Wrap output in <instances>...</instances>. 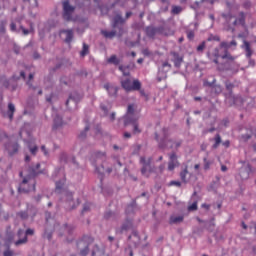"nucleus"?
<instances>
[{
    "instance_id": "1",
    "label": "nucleus",
    "mask_w": 256,
    "mask_h": 256,
    "mask_svg": "<svg viewBox=\"0 0 256 256\" xmlns=\"http://www.w3.org/2000/svg\"><path fill=\"white\" fill-rule=\"evenodd\" d=\"M208 57L216 65H219V57L226 59V63H224L222 66H218L219 69H222V71H232V73H237L239 71V64L235 62V57L231 56L229 53H219V49L216 48L213 52H208Z\"/></svg>"
},
{
    "instance_id": "2",
    "label": "nucleus",
    "mask_w": 256,
    "mask_h": 256,
    "mask_svg": "<svg viewBox=\"0 0 256 256\" xmlns=\"http://www.w3.org/2000/svg\"><path fill=\"white\" fill-rule=\"evenodd\" d=\"M40 167L41 164L38 163L29 168V175L23 179L18 188L19 193H29V191H35V176L39 175V173H45L39 169Z\"/></svg>"
},
{
    "instance_id": "3",
    "label": "nucleus",
    "mask_w": 256,
    "mask_h": 256,
    "mask_svg": "<svg viewBox=\"0 0 256 256\" xmlns=\"http://www.w3.org/2000/svg\"><path fill=\"white\" fill-rule=\"evenodd\" d=\"M156 141H158L160 149H165V147H168L169 149H179L183 143L181 140L169 139V130L166 128L162 130V136L156 134Z\"/></svg>"
},
{
    "instance_id": "4",
    "label": "nucleus",
    "mask_w": 256,
    "mask_h": 256,
    "mask_svg": "<svg viewBox=\"0 0 256 256\" xmlns=\"http://www.w3.org/2000/svg\"><path fill=\"white\" fill-rule=\"evenodd\" d=\"M63 185H65V178L60 181H56L55 193H62V201H65L66 209H75V207L79 205V201H77V203L75 204V201L73 200V193L63 190Z\"/></svg>"
},
{
    "instance_id": "5",
    "label": "nucleus",
    "mask_w": 256,
    "mask_h": 256,
    "mask_svg": "<svg viewBox=\"0 0 256 256\" xmlns=\"http://www.w3.org/2000/svg\"><path fill=\"white\" fill-rule=\"evenodd\" d=\"M124 125L127 127V125L133 126V133L134 135H137L141 133V129H139V117L135 115V109L133 108V105L128 106L127 114L123 118Z\"/></svg>"
},
{
    "instance_id": "6",
    "label": "nucleus",
    "mask_w": 256,
    "mask_h": 256,
    "mask_svg": "<svg viewBox=\"0 0 256 256\" xmlns=\"http://www.w3.org/2000/svg\"><path fill=\"white\" fill-rule=\"evenodd\" d=\"M94 239L91 236H84L77 242V248L80 251L81 256H86L89 253V246L93 243Z\"/></svg>"
},
{
    "instance_id": "7",
    "label": "nucleus",
    "mask_w": 256,
    "mask_h": 256,
    "mask_svg": "<svg viewBox=\"0 0 256 256\" xmlns=\"http://www.w3.org/2000/svg\"><path fill=\"white\" fill-rule=\"evenodd\" d=\"M63 12L62 17L64 21H73V13H75V6L69 3V0L62 2Z\"/></svg>"
},
{
    "instance_id": "8",
    "label": "nucleus",
    "mask_w": 256,
    "mask_h": 256,
    "mask_svg": "<svg viewBox=\"0 0 256 256\" xmlns=\"http://www.w3.org/2000/svg\"><path fill=\"white\" fill-rule=\"evenodd\" d=\"M121 85L125 91H139L141 89V82L139 80L132 82L131 79L126 78L121 81Z\"/></svg>"
},
{
    "instance_id": "9",
    "label": "nucleus",
    "mask_w": 256,
    "mask_h": 256,
    "mask_svg": "<svg viewBox=\"0 0 256 256\" xmlns=\"http://www.w3.org/2000/svg\"><path fill=\"white\" fill-rule=\"evenodd\" d=\"M140 163L142 165L141 173L144 177H149L153 173L154 169L151 166V158L146 159L145 157H140Z\"/></svg>"
},
{
    "instance_id": "10",
    "label": "nucleus",
    "mask_w": 256,
    "mask_h": 256,
    "mask_svg": "<svg viewBox=\"0 0 256 256\" xmlns=\"http://www.w3.org/2000/svg\"><path fill=\"white\" fill-rule=\"evenodd\" d=\"M33 233V229H27L26 232L20 229L17 234L19 239L15 242L16 247L24 245L27 242V235H33Z\"/></svg>"
},
{
    "instance_id": "11",
    "label": "nucleus",
    "mask_w": 256,
    "mask_h": 256,
    "mask_svg": "<svg viewBox=\"0 0 256 256\" xmlns=\"http://www.w3.org/2000/svg\"><path fill=\"white\" fill-rule=\"evenodd\" d=\"M235 47H237V41L232 40L231 42H221L220 47L216 49H218L219 53L222 55H226V53H229V49H235Z\"/></svg>"
},
{
    "instance_id": "12",
    "label": "nucleus",
    "mask_w": 256,
    "mask_h": 256,
    "mask_svg": "<svg viewBox=\"0 0 256 256\" xmlns=\"http://www.w3.org/2000/svg\"><path fill=\"white\" fill-rule=\"evenodd\" d=\"M123 23H125V20L121 14H116L113 18L112 27L113 29H119V35H123Z\"/></svg>"
},
{
    "instance_id": "13",
    "label": "nucleus",
    "mask_w": 256,
    "mask_h": 256,
    "mask_svg": "<svg viewBox=\"0 0 256 256\" xmlns=\"http://www.w3.org/2000/svg\"><path fill=\"white\" fill-rule=\"evenodd\" d=\"M22 22H23V17L16 19V23H18L19 28L21 29L23 35H29V33H34L35 32V28H33V24L31 22L26 21L29 28H25V26H23Z\"/></svg>"
},
{
    "instance_id": "14",
    "label": "nucleus",
    "mask_w": 256,
    "mask_h": 256,
    "mask_svg": "<svg viewBox=\"0 0 256 256\" xmlns=\"http://www.w3.org/2000/svg\"><path fill=\"white\" fill-rule=\"evenodd\" d=\"M146 33L148 37H155V35H167L165 33V26H160V27H148L146 29Z\"/></svg>"
},
{
    "instance_id": "15",
    "label": "nucleus",
    "mask_w": 256,
    "mask_h": 256,
    "mask_svg": "<svg viewBox=\"0 0 256 256\" xmlns=\"http://www.w3.org/2000/svg\"><path fill=\"white\" fill-rule=\"evenodd\" d=\"M63 125H65V123L63 122V118H61V116L59 115H56L54 117V122L52 126L53 131H61L63 129Z\"/></svg>"
},
{
    "instance_id": "16",
    "label": "nucleus",
    "mask_w": 256,
    "mask_h": 256,
    "mask_svg": "<svg viewBox=\"0 0 256 256\" xmlns=\"http://www.w3.org/2000/svg\"><path fill=\"white\" fill-rule=\"evenodd\" d=\"M6 150L8 151L9 155H15L17 151H19V144L17 142H10L5 145Z\"/></svg>"
},
{
    "instance_id": "17",
    "label": "nucleus",
    "mask_w": 256,
    "mask_h": 256,
    "mask_svg": "<svg viewBox=\"0 0 256 256\" xmlns=\"http://www.w3.org/2000/svg\"><path fill=\"white\" fill-rule=\"evenodd\" d=\"M234 27L237 25H241V27H245V14L244 12H239L235 20L233 21Z\"/></svg>"
},
{
    "instance_id": "18",
    "label": "nucleus",
    "mask_w": 256,
    "mask_h": 256,
    "mask_svg": "<svg viewBox=\"0 0 256 256\" xmlns=\"http://www.w3.org/2000/svg\"><path fill=\"white\" fill-rule=\"evenodd\" d=\"M169 163H168V170L173 171L177 165H179V162L177 161V154L172 153L169 157Z\"/></svg>"
},
{
    "instance_id": "19",
    "label": "nucleus",
    "mask_w": 256,
    "mask_h": 256,
    "mask_svg": "<svg viewBox=\"0 0 256 256\" xmlns=\"http://www.w3.org/2000/svg\"><path fill=\"white\" fill-rule=\"evenodd\" d=\"M133 227L131 220H126L121 227L116 228V233H124V231H129V228Z\"/></svg>"
},
{
    "instance_id": "20",
    "label": "nucleus",
    "mask_w": 256,
    "mask_h": 256,
    "mask_svg": "<svg viewBox=\"0 0 256 256\" xmlns=\"http://www.w3.org/2000/svg\"><path fill=\"white\" fill-rule=\"evenodd\" d=\"M185 216L183 215H171L170 216V225H177L178 223H183Z\"/></svg>"
},
{
    "instance_id": "21",
    "label": "nucleus",
    "mask_w": 256,
    "mask_h": 256,
    "mask_svg": "<svg viewBox=\"0 0 256 256\" xmlns=\"http://www.w3.org/2000/svg\"><path fill=\"white\" fill-rule=\"evenodd\" d=\"M83 99V95L77 93V92H74L72 94H70L69 96V100L66 101V105H69V101H74V103H79V101Z\"/></svg>"
},
{
    "instance_id": "22",
    "label": "nucleus",
    "mask_w": 256,
    "mask_h": 256,
    "mask_svg": "<svg viewBox=\"0 0 256 256\" xmlns=\"http://www.w3.org/2000/svg\"><path fill=\"white\" fill-rule=\"evenodd\" d=\"M61 35H66L65 43H71L73 41V30H61Z\"/></svg>"
},
{
    "instance_id": "23",
    "label": "nucleus",
    "mask_w": 256,
    "mask_h": 256,
    "mask_svg": "<svg viewBox=\"0 0 256 256\" xmlns=\"http://www.w3.org/2000/svg\"><path fill=\"white\" fill-rule=\"evenodd\" d=\"M243 49L245 50L247 59H251L253 55V50L251 49V44L249 42L244 41Z\"/></svg>"
},
{
    "instance_id": "24",
    "label": "nucleus",
    "mask_w": 256,
    "mask_h": 256,
    "mask_svg": "<svg viewBox=\"0 0 256 256\" xmlns=\"http://www.w3.org/2000/svg\"><path fill=\"white\" fill-rule=\"evenodd\" d=\"M101 33L103 35V37H105L106 39H113V37H115V35H117V31L115 30H101Z\"/></svg>"
},
{
    "instance_id": "25",
    "label": "nucleus",
    "mask_w": 256,
    "mask_h": 256,
    "mask_svg": "<svg viewBox=\"0 0 256 256\" xmlns=\"http://www.w3.org/2000/svg\"><path fill=\"white\" fill-rule=\"evenodd\" d=\"M13 113H15V105L13 103L8 104V111H7V117L10 119V121H13Z\"/></svg>"
},
{
    "instance_id": "26",
    "label": "nucleus",
    "mask_w": 256,
    "mask_h": 256,
    "mask_svg": "<svg viewBox=\"0 0 256 256\" xmlns=\"http://www.w3.org/2000/svg\"><path fill=\"white\" fill-rule=\"evenodd\" d=\"M187 175H189V170L187 166L180 172V179L183 183H187Z\"/></svg>"
},
{
    "instance_id": "27",
    "label": "nucleus",
    "mask_w": 256,
    "mask_h": 256,
    "mask_svg": "<svg viewBox=\"0 0 256 256\" xmlns=\"http://www.w3.org/2000/svg\"><path fill=\"white\" fill-rule=\"evenodd\" d=\"M104 88L108 91L109 95H117V87L106 84Z\"/></svg>"
},
{
    "instance_id": "28",
    "label": "nucleus",
    "mask_w": 256,
    "mask_h": 256,
    "mask_svg": "<svg viewBox=\"0 0 256 256\" xmlns=\"http://www.w3.org/2000/svg\"><path fill=\"white\" fill-rule=\"evenodd\" d=\"M107 63H110L111 65H119L121 63V60L117 58L116 55L110 56V58L107 59Z\"/></svg>"
},
{
    "instance_id": "29",
    "label": "nucleus",
    "mask_w": 256,
    "mask_h": 256,
    "mask_svg": "<svg viewBox=\"0 0 256 256\" xmlns=\"http://www.w3.org/2000/svg\"><path fill=\"white\" fill-rule=\"evenodd\" d=\"M213 141H214V144L212 147H213V149H217V147H219V145H221V135L216 134Z\"/></svg>"
},
{
    "instance_id": "30",
    "label": "nucleus",
    "mask_w": 256,
    "mask_h": 256,
    "mask_svg": "<svg viewBox=\"0 0 256 256\" xmlns=\"http://www.w3.org/2000/svg\"><path fill=\"white\" fill-rule=\"evenodd\" d=\"M64 235H73V226L64 225L63 226Z\"/></svg>"
},
{
    "instance_id": "31",
    "label": "nucleus",
    "mask_w": 256,
    "mask_h": 256,
    "mask_svg": "<svg viewBox=\"0 0 256 256\" xmlns=\"http://www.w3.org/2000/svg\"><path fill=\"white\" fill-rule=\"evenodd\" d=\"M203 161H204V169H205V171H209V169H211V165H213V161L207 159V157H205L203 159Z\"/></svg>"
},
{
    "instance_id": "32",
    "label": "nucleus",
    "mask_w": 256,
    "mask_h": 256,
    "mask_svg": "<svg viewBox=\"0 0 256 256\" xmlns=\"http://www.w3.org/2000/svg\"><path fill=\"white\" fill-rule=\"evenodd\" d=\"M28 148L32 155H37V152L39 151V147H37V145L32 146L31 144H28Z\"/></svg>"
},
{
    "instance_id": "33",
    "label": "nucleus",
    "mask_w": 256,
    "mask_h": 256,
    "mask_svg": "<svg viewBox=\"0 0 256 256\" xmlns=\"http://www.w3.org/2000/svg\"><path fill=\"white\" fill-rule=\"evenodd\" d=\"M223 88H221L220 85H215L212 87V93H215L216 95H219L220 93H222Z\"/></svg>"
},
{
    "instance_id": "34",
    "label": "nucleus",
    "mask_w": 256,
    "mask_h": 256,
    "mask_svg": "<svg viewBox=\"0 0 256 256\" xmlns=\"http://www.w3.org/2000/svg\"><path fill=\"white\" fill-rule=\"evenodd\" d=\"M103 253H105L104 251L101 252V250L99 249V246H94L93 250H92V256L95 255H103Z\"/></svg>"
},
{
    "instance_id": "35",
    "label": "nucleus",
    "mask_w": 256,
    "mask_h": 256,
    "mask_svg": "<svg viewBox=\"0 0 256 256\" xmlns=\"http://www.w3.org/2000/svg\"><path fill=\"white\" fill-rule=\"evenodd\" d=\"M183 11V8H181L180 6H173L172 7V13L174 15H179V13H181Z\"/></svg>"
},
{
    "instance_id": "36",
    "label": "nucleus",
    "mask_w": 256,
    "mask_h": 256,
    "mask_svg": "<svg viewBox=\"0 0 256 256\" xmlns=\"http://www.w3.org/2000/svg\"><path fill=\"white\" fill-rule=\"evenodd\" d=\"M3 256H15V251L11 250V249H6L3 252Z\"/></svg>"
},
{
    "instance_id": "37",
    "label": "nucleus",
    "mask_w": 256,
    "mask_h": 256,
    "mask_svg": "<svg viewBox=\"0 0 256 256\" xmlns=\"http://www.w3.org/2000/svg\"><path fill=\"white\" fill-rule=\"evenodd\" d=\"M89 51V46H87V44H83V50L81 51V56L85 57V55H87Z\"/></svg>"
},
{
    "instance_id": "38",
    "label": "nucleus",
    "mask_w": 256,
    "mask_h": 256,
    "mask_svg": "<svg viewBox=\"0 0 256 256\" xmlns=\"http://www.w3.org/2000/svg\"><path fill=\"white\" fill-rule=\"evenodd\" d=\"M183 62V58H180V57H177L175 60H174V65L175 67H181V63Z\"/></svg>"
},
{
    "instance_id": "39",
    "label": "nucleus",
    "mask_w": 256,
    "mask_h": 256,
    "mask_svg": "<svg viewBox=\"0 0 256 256\" xmlns=\"http://www.w3.org/2000/svg\"><path fill=\"white\" fill-rule=\"evenodd\" d=\"M87 131H89V126H86L85 130L79 134V139H84L87 136Z\"/></svg>"
},
{
    "instance_id": "40",
    "label": "nucleus",
    "mask_w": 256,
    "mask_h": 256,
    "mask_svg": "<svg viewBox=\"0 0 256 256\" xmlns=\"http://www.w3.org/2000/svg\"><path fill=\"white\" fill-rule=\"evenodd\" d=\"M24 3H29L30 7H37V0H24Z\"/></svg>"
},
{
    "instance_id": "41",
    "label": "nucleus",
    "mask_w": 256,
    "mask_h": 256,
    "mask_svg": "<svg viewBox=\"0 0 256 256\" xmlns=\"http://www.w3.org/2000/svg\"><path fill=\"white\" fill-rule=\"evenodd\" d=\"M99 9H100L102 15H107V13H109V9L105 6H100Z\"/></svg>"
},
{
    "instance_id": "42",
    "label": "nucleus",
    "mask_w": 256,
    "mask_h": 256,
    "mask_svg": "<svg viewBox=\"0 0 256 256\" xmlns=\"http://www.w3.org/2000/svg\"><path fill=\"white\" fill-rule=\"evenodd\" d=\"M10 30L13 32H17V23L16 22H11L10 24Z\"/></svg>"
},
{
    "instance_id": "43",
    "label": "nucleus",
    "mask_w": 256,
    "mask_h": 256,
    "mask_svg": "<svg viewBox=\"0 0 256 256\" xmlns=\"http://www.w3.org/2000/svg\"><path fill=\"white\" fill-rule=\"evenodd\" d=\"M90 209H91V204L86 203V204H84L82 213H87V211H89Z\"/></svg>"
},
{
    "instance_id": "44",
    "label": "nucleus",
    "mask_w": 256,
    "mask_h": 256,
    "mask_svg": "<svg viewBox=\"0 0 256 256\" xmlns=\"http://www.w3.org/2000/svg\"><path fill=\"white\" fill-rule=\"evenodd\" d=\"M204 49H205V42H202L200 45H198L197 51L198 53H201L203 52Z\"/></svg>"
},
{
    "instance_id": "45",
    "label": "nucleus",
    "mask_w": 256,
    "mask_h": 256,
    "mask_svg": "<svg viewBox=\"0 0 256 256\" xmlns=\"http://www.w3.org/2000/svg\"><path fill=\"white\" fill-rule=\"evenodd\" d=\"M0 81L4 85V87H9V81L7 80V78L2 77Z\"/></svg>"
},
{
    "instance_id": "46",
    "label": "nucleus",
    "mask_w": 256,
    "mask_h": 256,
    "mask_svg": "<svg viewBox=\"0 0 256 256\" xmlns=\"http://www.w3.org/2000/svg\"><path fill=\"white\" fill-rule=\"evenodd\" d=\"M188 209H189L190 211H197V202L192 203V204L188 207Z\"/></svg>"
},
{
    "instance_id": "47",
    "label": "nucleus",
    "mask_w": 256,
    "mask_h": 256,
    "mask_svg": "<svg viewBox=\"0 0 256 256\" xmlns=\"http://www.w3.org/2000/svg\"><path fill=\"white\" fill-rule=\"evenodd\" d=\"M41 151L42 153L46 156L49 157V151H47V148L45 147V145L41 146Z\"/></svg>"
},
{
    "instance_id": "48",
    "label": "nucleus",
    "mask_w": 256,
    "mask_h": 256,
    "mask_svg": "<svg viewBox=\"0 0 256 256\" xmlns=\"http://www.w3.org/2000/svg\"><path fill=\"white\" fill-rule=\"evenodd\" d=\"M208 41H221V38L219 36H210Z\"/></svg>"
},
{
    "instance_id": "49",
    "label": "nucleus",
    "mask_w": 256,
    "mask_h": 256,
    "mask_svg": "<svg viewBox=\"0 0 256 256\" xmlns=\"http://www.w3.org/2000/svg\"><path fill=\"white\" fill-rule=\"evenodd\" d=\"M33 77H34V75L33 74H29V81H27V85H28V87L31 89V81H33Z\"/></svg>"
},
{
    "instance_id": "50",
    "label": "nucleus",
    "mask_w": 256,
    "mask_h": 256,
    "mask_svg": "<svg viewBox=\"0 0 256 256\" xmlns=\"http://www.w3.org/2000/svg\"><path fill=\"white\" fill-rule=\"evenodd\" d=\"M101 109L102 111H104V115H107L109 113V109L103 104H101Z\"/></svg>"
},
{
    "instance_id": "51",
    "label": "nucleus",
    "mask_w": 256,
    "mask_h": 256,
    "mask_svg": "<svg viewBox=\"0 0 256 256\" xmlns=\"http://www.w3.org/2000/svg\"><path fill=\"white\" fill-rule=\"evenodd\" d=\"M242 139H244L245 141H249V139H251V133H248L246 135H242Z\"/></svg>"
},
{
    "instance_id": "52",
    "label": "nucleus",
    "mask_w": 256,
    "mask_h": 256,
    "mask_svg": "<svg viewBox=\"0 0 256 256\" xmlns=\"http://www.w3.org/2000/svg\"><path fill=\"white\" fill-rule=\"evenodd\" d=\"M215 219H212V221H210L209 222V225H210V227L208 228L209 229V231H213V228H211V227H215Z\"/></svg>"
},
{
    "instance_id": "53",
    "label": "nucleus",
    "mask_w": 256,
    "mask_h": 256,
    "mask_svg": "<svg viewBox=\"0 0 256 256\" xmlns=\"http://www.w3.org/2000/svg\"><path fill=\"white\" fill-rule=\"evenodd\" d=\"M170 185H175L176 187H181V182H179V181H171Z\"/></svg>"
},
{
    "instance_id": "54",
    "label": "nucleus",
    "mask_w": 256,
    "mask_h": 256,
    "mask_svg": "<svg viewBox=\"0 0 256 256\" xmlns=\"http://www.w3.org/2000/svg\"><path fill=\"white\" fill-rule=\"evenodd\" d=\"M248 62H249L250 67H255V60L254 59L248 58Z\"/></svg>"
},
{
    "instance_id": "55",
    "label": "nucleus",
    "mask_w": 256,
    "mask_h": 256,
    "mask_svg": "<svg viewBox=\"0 0 256 256\" xmlns=\"http://www.w3.org/2000/svg\"><path fill=\"white\" fill-rule=\"evenodd\" d=\"M119 70L122 71L123 75L125 76L129 75V72H125V67L119 66Z\"/></svg>"
},
{
    "instance_id": "56",
    "label": "nucleus",
    "mask_w": 256,
    "mask_h": 256,
    "mask_svg": "<svg viewBox=\"0 0 256 256\" xmlns=\"http://www.w3.org/2000/svg\"><path fill=\"white\" fill-rule=\"evenodd\" d=\"M19 215L21 219H27V212H20Z\"/></svg>"
},
{
    "instance_id": "57",
    "label": "nucleus",
    "mask_w": 256,
    "mask_h": 256,
    "mask_svg": "<svg viewBox=\"0 0 256 256\" xmlns=\"http://www.w3.org/2000/svg\"><path fill=\"white\" fill-rule=\"evenodd\" d=\"M204 87H213V83L209 81H204Z\"/></svg>"
},
{
    "instance_id": "58",
    "label": "nucleus",
    "mask_w": 256,
    "mask_h": 256,
    "mask_svg": "<svg viewBox=\"0 0 256 256\" xmlns=\"http://www.w3.org/2000/svg\"><path fill=\"white\" fill-rule=\"evenodd\" d=\"M226 89H227L228 91H231V89H233V84H231V83H226Z\"/></svg>"
},
{
    "instance_id": "59",
    "label": "nucleus",
    "mask_w": 256,
    "mask_h": 256,
    "mask_svg": "<svg viewBox=\"0 0 256 256\" xmlns=\"http://www.w3.org/2000/svg\"><path fill=\"white\" fill-rule=\"evenodd\" d=\"M96 157L97 159H99L100 157H105V153L97 152Z\"/></svg>"
},
{
    "instance_id": "60",
    "label": "nucleus",
    "mask_w": 256,
    "mask_h": 256,
    "mask_svg": "<svg viewBox=\"0 0 256 256\" xmlns=\"http://www.w3.org/2000/svg\"><path fill=\"white\" fill-rule=\"evenodd\" d=\"M5 137H7V134H5V132H0V141Z\"/></svg>"
},
{
    "instance_id": "61",
    "label": "nucleus",
    "mask_w": 256,
    "mask_h": 256,
    "mask_svg": "<svg viewBox=\"0 0 256 256\" xmlns=\"http://www.w3.org/2000/svg\"><path fill=\"white\" fill-rule=\"evenodd\" d=\"M41 56L39 55V53H37V52H34V54H33V58L34 59H39Z\"/></svg>"
},
{
    "instance_id": "62",
    "label": "nucleus",
    "mask_w": 256,
    "mask_h": 256,
    "mask_svg": "<svg viewBox=\"0 0 256 256\" xmlns=\"http://www.w3.org/2000/svg\"><path fill=\"white\" fill-rule=\"evenodd\" d=\"M124 137H125L126 139L131 138V133H129V132L124 133Z\"/></svg>"
},
{
    "instance_id": "63",
    "label": "nucleus",
    "mask_w": 256,
    "mask_h": 256,
    "mask_svg": "<svg viewBox=\"0 0 256 256\" xmlns=\"http://www.w3.org/2000/svg\"><path fill=\"white\" fill-rule=\"evenodd\" d=\"M0 33H5V25L0 26Z\"/></svg>"
},
{
    "instance_id": "64",
    "label": "nucleus",
    "mask_w": 256,
    "mask_h": 256,
    "mask_svg": "<svg viewBox=\"0 0 256 256\" xmlns=\"http://www.w3.org/2000/svg\"><path fill=\"white\" fill-rule=\"evenodd\" d=\"M193 37H195V35L193 34V32H189V33H188V39H193Z\"/></svg>"
}]
</instances>
